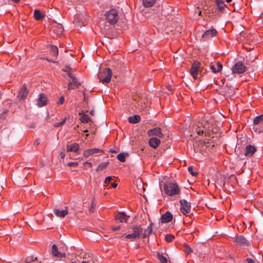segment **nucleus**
<instances>
[{"label": "nucleus", "mask_w": 263, "mask_h": 263, "mask_svg": "<svg viewBox=\"0 0 263 263\" xmlns=\"http://www.w3.org/2000/svg\"><path fill=\"white\" fill-rule=\"evenodd\" d=\"M164 190L165 194L170 196L178 195L180 193V189L176 182H169L165 184Z\"/></svg>", "instance_id": "f257e3e1"}, {"label": "nucleus", "mask_w": 263, "mask_h": 263, "mask_svg": "<svg viewBox=\"0 0 263 263\" xmlns=\"http://www.w3.org/2000/svg\"><path fill=\"white\" fill-rule=\"evenodd\" d=\"M112 73L110 68L102 69L98 74V78L103 84L108 83L111 79Z\"/></svg>", "instance_id": "f03ea898"}, {"label": "nucleus", "mask_w": 263, "mask_h": 263, "mask_svg": "<svg viewBox=\"0 0 263 263\" xmlns=\"http://www.w3.org/2000/svg\"><path fill=\"white\" fill-rule=\"evenodd\" d=\"M106 22L110 24H115L118 19L119 15L116 9H111L105 14Z\"/></svg>", "instance_id": "7ed1b4c3"}, {"label": "nucleus", "mask_w": 263, "mask_h": 263, "mask_svg": "<svg viewBox=\"0 0 263 263\" xmlns=\"http://www.w3.org/2000/svg\"><path fill=\"white\" fill-rule=\"evenodd\" d=\"M253 130L258 133L263 132V115L256 117L253 120Z\"/></svg>", "instance_id": "20e7f679"}, {"label": "nucleus", "mask_w": 263, "mask_h": 263, "mask_svg": "<svg viewBox=\"0 0 263 263\" xmlns=\"http://www.w3.org/2000/svg\"><path fill=\"white\" fill-rule=\"evenodd\" d=\"M181 207L180 211L184 215H186L190 213L191 210V205L190 202L185 199H181L179 201Z\"/></svg>", "instance_id": "39448f33"}, {"label": "nucleus", "mask_w": 263, "mask_h": 263, "mask_svg": "<svg viewBox=\"0 0 263 263\" xmlns=\"http://www.w3.org/2000/svg\"><path fill=\"white\" fill-rule=\"evenodd\" d=\"M247 70V67L241 62L235 63L232 68L233 73L240 74L243 73Z\"/></svg>", "instance_id": "423d86ee"}, {"label": "nucleus", "mask_w": 263, "mask_h": 263, "mask_svg": "<svg viewBox=\"0 0 263 263\" xmlns=\"http://www.w3.org/2000/svg\"><path fill=\"white\" fill-rule=\"evenodd\" d=\"M200 66V63L198 62H195L192 64L190 69V72L191 74L194 79H196L197 76L198 71H199Z\"/></svg>", "instance_id": "0eeeda50"}, {"label": "nucleus", "mask_w": 263, "mask_h": 263, "mask_svg": "<svg viewBox=\"0 0 263 263\" xmlns=\"http://www.w3.org/2000/svg\"><path fill=\"white\" fill-rule=\"evenodd\" d=\"M147 134L149 137L156 136L159 138H162L164 137V135L161 132V129L159 127H156L148 131Z\"/></svg>", "instance_id": "6e6552de"}, {"label": "nucleus", "mask_w": 263, "mask_h": 263, "mask_svg": "<svg viewBox=\"0 0 263 263\" xmlns=\"http://www.w3.org/2000/svg\"><path fill=\"white\" fill-rule=\"evenodd\" d=\"M217 31L214 28L206 30L202 35V38L205 40L210 39L216 35Z\"/></svg>", "instance_id": "1a4fd4ad"}, {"label": "nucleus", "mask_w": 263, "mask_h": 263, "mask_svg": "<svg viewBox=\"0 0 263 263\" xmlns=\"http://www.w3.org/2000/svg\"><path fill=\"white\" fill-rule=\"evenodd\" d=\"M99 153H103V151L99 148H91L88 149L85 151L83 153V156L85 157H88L89 156L95 154Z\"/></svg>", "instance_id": "9d476101"}, {"label": "nucleus", "mask_w": 263, "mask_h": 263, "mask_svg": "<svg viewBox=\"0 0 263 263\" xmlns=\"http://www.w3.org/2000/svg\"><path fill=\"white\" fill-rule=\"evenodd\" d=\"M47 104V98L44 94H40L39 98L36 100V105L41 107Z\"/></svg>", "instance_id": "9b49d317"}, {"label": "nucleus", "mask_w": 263, "mask_h": 263, "mask_svg": "<svg viewBox=\"0 0 263 263\" xmlns=\"http://www.w3.org/2000/svg\"><path fill=\"white\" fill-rule=\"evenodd\" d=\"M222 68V66L221 64L219 62L216 63L214 64H210V69L214 72H220Z\"/></svg>", "instance_id": "f8f14e48"}, {"label": "nucleus", "mask_w": 263, "mask_h": 263, "mask_svg": "<svg viewBox=\"0 0 263 263\" xmlns=\"http://www.w3.org/2000/svg\"><path fill=\"white\" fill-rule=\"evenodd\" d=\"M173 216L170 212H166L164 214H163L161 217V221L162 223H166L172 221Z\"/></svg>", "instance_id": "ddd939ff"}, {"label": "nucleus", "mask_w": 263, "mask_h": 263, "mask_svg": "<svg viewBox=\"0 0 263 263\" xmlns=\"http://www.w3.org/2000/svg\"><path fill=\"white\" fill-rule=\"evenodd\" d=\"M160 143V140L156 137H152L149 140V145L153 148L158 147Z\"/></svg>", "instance_id": "4468645a"}, {"label": "nucleus", "mask_w": 263, "mask_h": 263, "mask_svg": "<svg viewBox=\"0 0 263 263\" xmlns=\"http://www.w3.org/2000/svg\"><path fill=\"white\" fill-rule=\"evenodd\" d=\"M255 152V148L251 145H248L245 149V155L247 157L252 156Z\"/></svg>", "instance_id": "2eb2a0df"}, {"label": "nucleus", "mask_w": 263, "mask_h": 263, "mask_svg": "<svg viewBox=\"0 0 263 263\" xmlns=\"http://www.w3.org/2000/svg\"><path fill=\"white\" fill-rule=\"evenodd\" d=\"M52 253L54 256L60 258H63L66 256L65 253H62L59 252L58 248L55 245H53L52 246Z\"/></svg>", "instance_id": "dca6fc26"}, {"label": "nucleus", "mask_w": 263, "mask_h": 263, "mask_svg": "<svg viewBox=\"0 0 263 263\" xmlns=\"http://www.w3.org/2000/svg\"><path fill=\"white\" fill-rule=\"evenodd\" d=\"M54 213L58 217L64 218L68 214L67 207L66 206L65 209L62 211L59 209H55Z\"/></svg>", "instance_id": "f3484780"}, {"label": "nucleus", "mask_w": 263, "mask_h": 263, "mask_svg": "<svg viewBox=\"0 0 263 263\" xmlns=\"http://www.w3.org/2000/svg\"><path fill=\"white\" fill-rule=\"evenodd\" d=\"M79 149V145L78 143H74L67 146V152H77Z\"/></svg>", "instance_id": "a211bd4d"}, {"label": "nucleus", "mask_w": 263, "mask_h": 263, "mask_svg": "<svg viewBox=\"0 0 263 263\" xmlns=\"http://www.w3.org/2000/svg\"><path fill=\"white\" fill-rule=\"evenodd\" d=\"M28 93V91L27 88L25 86H24L19 91L18 97L21 99H25L27 97Z\"/></svg>", "instance_id": "6ab92c4d"}, {"label": "nucleus", "mask_w": 263, "mask_h": 263, "mask_svg": "<svg viewBox=\"0 0 263 263\" xmlns=\"http://www.w3.org/2000/svg\"><path fill=\"white\" fill-rule=\"evenodd\" d=\"M143 229L140 226H136L133 228V233L136 235L137 238L139 237Z\"/></svg>", "instance_id": "aec40b11"}, {"label": "nucleus", "mask_w": 263, "mask_h": 263, "mask_svg": "<svg viewBox=\"0 0 263 263\" xmlns=\"http://www.w3.org/2000/svg\"><path fill=\"white\" fill-rule=\"evenodd\" d=\"M128 217L125 215L124 213H119L116 216V219L120 221V222H122L125 221L127 222Z\"/></svg>", "instance_id": "412c9836"}, {"label": "nucleus", "mask_w": 263, "mask_h": 263, "mask_svg": "<svg viewBox=\"0 0 263 263\" xmlns=\"http://www.w3.org/2000/svg\"><path fill=\"white\" fill-rule=\"evenodd\" d=\"M34 17L36 20H40L44 17V14L41 12L40 10L36 9L34 11Z\"/></svg>", "instance_id": "4be33fe9"}, {"label": "nucleus", "mask_w": 263, "mask_h": 263, "mask_svg": "<svg viewBox=\"0 0 263 263\" xmlns=\"http://www.w3.org/2000/svg\"><path fill=\"white\" fill-rule=\"evenodd\" d=\"M216 5L218 8V10L220 12H222L224 9L226 5L223 0H215Z\"/></svg>", "instance_id": "5701e85b"}, {"label": "nucleus", "mask_w": 263, "mask_h": 263, "mask_svg": "<svg viewBox=\"0 0 263 263\" xmlns=\"http://www.w3.org/2000/svg\"><path fill=\"white\" fill-rule=\"evenodd\" d=\"M68 76L72 80L71 81L72 84L76 87H79L81 85V83L79 81L78 79L75 77L71 73H68Z\"/></svg>", "instance_id": "b1692460"}, {"label": "nucleus", "mask_w": 263, "mask_h": 263, "mask_svg": "<svg viewBox=\"0 0 263 263\" xmlns=\"http://www.w3.org/2000/svg\"><path fill=\"white\" fill-rule=\"evenodd\" d=\"M128 121L132 123H137L140 121V117L139 115H134L128 117Z\"/></svg>", "instance_id": "393cba45"}, {"label": "nucleus", "mask_w": 263, "mask_h": 263, "mask_svg": "<svg viewBox=\"0 0 263 263\" xmlns=\"http://www.w3.org/2000/svg\"><path fill=\"white\" fill-rule=\"evenodd\" d=\"M156 3V0H143V5L148 8L153 6Z\"/></svg>", "instance_id": "a878e982"}, {"label": "nucleus", "mask_w": 263, "mask_h": 263, "mask_svg": "<svg viewBox=\"0 0 263 263\" xmlns=\"http://www.w3.org/2000/svg\"><path fill=\"white\" fill-rule=\"evenodd\" d=\"M236 241L237 242V243L240 245H243L246 243L247 240L243 236H239L237 237Z\"/></svg>", "instance_id": "bb28decb"}, {"label": "nucleus", "mask_w": 263, "mask_h": 263, "mask_svg": "<svg viewBox=\"0 0 263 263\" xmlns=\"http://www.w3.org/2000/svg\"><path fill=\"white\" fill-rule=\"evenodd\" d=\"M82 117L81 118V121L83 123H88L89 121H91L90 119L89 118L88 116L84 113L82 112Z\"/></svg>", "instance_id": "cd10ccee"}, {"label": "nucleus", "mask_w": 263, "mask_h": 263, "mask_svg": "<svg viewBox=\"0 0 263 263\" xmlns=\"http://www.w3.org/2000/svg\"><path fill=\"white\" fill-rule=\"evenodd\" d=\"M109 163L108 162H103L100 163L96 168V171L98 172L100 171H102L105 169L108 166Z\"/></svg>", "instance_id": "c85d7f7f"}, {"label": "nucleus", "mask_w": 263, "mask_h": 263, "mask_svg": "<svg viewBox=\"0 0 263 263\" xmlns=\"http://www.w3.org/2000/svg\"><path fill=\"white\" fill-rule=\"evenodd\" d=\"M126 156H127V154L121 153L117 155V158L119 161L123 162L125 161V158Z\"/></svg>", "instance_id": "c756f323"}, {"label": "nucleus", "mask_w": 263, "mask_h": 263, "mask_svg": "<svg viewBox=\"0 0 263 263\" xmlns=\"http://www.w3.org/2000/svg\"><path fill=\"white\" fill-rule=\"evenodd\" d=\"M157 257L160 260V263H167V258L163 256L162 254L158 253L157 254Z\"/></svg>", "instance_id": "7c9ffc66"}, {"label": "nucleus", "mask_w": 263, "mask_h": 263, "mask_svg": "<svg viewBox=\"0 0 263 263\" xmlns=\"http://www.w3.org/2000/svg\"><path fill=\"white\" fill-rule=\"evenodd\" d=\"M50 51L53 55L57 57L58 55V48L57 46L51 45Z\"/></svg>", "instance_id": "2f4dec72"}, {"label": "nucleus", "mask_w": 263, "mask_h": 263, "mask_svg": "<svg viewBox=\"0 0 263 263\" xmlns=\"http://www.w3.org/2000/svg\"><path fill=\"white\" fill-rule=\"evenodd\" d=\"M151 232H152V228L150 226H149V227H148L147 229L144 230V233L143 234V237L145 238V237H147L151 233Z\"/></svg>", "instance_id": "473e14b6"}, {"label": "nucleus", "mask_w": 263, "mask_h": 263, "mask_svg": "<svg viewBox=\"0 0 263 263\" xmlns=\"http://www.w3.org/2000/svg\"><path fill=\"white\" fill-rule=\"evenodd\" d=\"M174 238V236L172 234H167L165 236V240L167 242L172 241Z\"/></svg>", "instance_id": "72a5a7b5"}, {"label": "nucleus", "mask_w": 263, "mask_h": 263, "mask_svg": "<svg viewBox=\"0 0 263 263\" xmlns=\"http://www.w3.org/2000/svg\"><path fill=\"white\" fill-rule=\"evenodd\" d=\"M125 237L126 238L130 239L132 240H133L134 239L137 238L136 237V235H134V234H133V233L129 234L126 235Z\"/></svg>", "instance_id": "f704fd0d"}, {"label": "nucleus", "mask_w": 263, "mask_h": 263, "mask_svg": "<svg viewBox=\"0 0 263 263\" xmlns=\"http://www.w3.org/2000/svg\"><path fill=\"white\" fill-rule=\"evenodd\" d=\"M188 171L192 174L193 176H196L197 175V172L193 171V167L190 166L188 167Z\"/></svg>", "instance_id": "c9c22d12"}, {"label": "nucleus", "mask_w": 263, "mask_h": 263, "mask_svg": "<svg viewBox=\"0 0 263 263\" xmlns=\"http://www.w3.org/2000/svg\"><path fill=\"white\" fill-rule=\"evenodd\" d=\"M184 247L185 249L184 251L186 253H189L193 252L192 248L188 245L185 244Z\"/></svg>", "instance_id": "e433bc0d"}, {"label": "nucleus", "mask_w": 263, "mask_h": 263, "mask_svg": "<svg viewBox=\"0 0 263 263\" xmlns=\"http://www.w3.org/2000/svg\"><path fill=\"white\" fill-rule=\"evenodd\" d=\"M66 120V118H65L62 120V122L54 124V126L55 127H58L62 126L65 123Z\"/></svg>", "instance_id": "4c0bfd02"}, {"label": "nucleus", "mask_w": 263, "mask_h": 263, "mask_svg": "<svg viewBox=\"0 0 263 263\" xmlns=\"http://www.w3.org/2000/svg\"><path fill=\"white\" fill-rule=\"evenodd\" d=\"M79 163L77 162H71L67 164V165L69 167H77Z\"/></svg>", "instance_id": "58836bf2"}, {"label": "nucleus", "mask_w": 263, "mask_h": 263, "mask_svg": "<svg viewBox=\"0 0 263 263\" xmlns=\"http://www.w3.org/2000/svg\"><path fill=\"white\" fill-rule=\"evenodd\" d=\"M95 208V204L93 201H92L91 205L89 209V211L90 213H93L94 212Z\"/></svg>", "instance_id": "ea45409f"}, {"label": "nucleus", "mask_w": 263, "mask_h": 263, "mask_svg": "<svg viewBox=\"0 0 263 263\" xmlns=\"http://www.w3.org/2000/svg\"><path fill=\"white\" fill-rule=\"evenodd\" d=\"M111 180H112V177H111V176L107 177L104 180V183H110V182L111 181Z\"/></svg>", "instance_id": "a19ab883"}, {"label": "nucleus", "mask_w": 263, "mask_h": 263, "mask_svg": "<svg viewBox=\"0 0 263 263\" xmlns=\"http://www.w3.org/2000/svg\"><path fill=\"white\" fill-rule=\"evenodd\" d=\"M74 87H73V84L71 81L69 82V83L68 84V89L70 90L73 89Z\"/></svg>", "instance_id": "79ce46f5"}, {"label": "nucleus", "mask_w": 263, "mask_h": 263, "mask_svg": "<svg viewBox=\"0 0 263 263\" xmlns=\"http://www.w3.org/2000/svg\"><path fill=\"white\" fill-rule=\"evenodd\" d=\"M60 158L61 159H64L65 156V153L64 152V149H63V151L60 153Z\"/></svg>", "instance_id": "37998d69"}, {"label": "nucleus", "mask_w": 263, "mask_h": 263, "mask_svg": "<svg viewBox=\"0 0 263 263\" xmlns=\"http://www.w3.org/2000/svg\"><path fill=\"white\" fill-rule=\"evenodd\" d=\"M64 101V97H61L59 99V101L58 103L60 104H62L63 103Z\"/></svg>", "instance_id": "c03bdc74"}, {"label": "nucleus", "mask_w": 263, "mask_h": 263, "mask_svg": "<svg viewBox=\"0 0 263 263\" xmlns=\"http://www.w3.org/2000/svg\"><path fill=\"white\" fill-rule=\"evenodd\" d=\"M120 228H121L120 226H117V227H112V230L113 231H116L119 230Z\"/></svg>", "instance_id": "a18cd8bd"}, {"label": "nucleus", "mask_w": 263, "mask_h": 263, "mask_svg": "<svg viewBox=\"0 0 263 263\" xmlns=\"http://www.w3.org/2000/svg\"><path fill=\"white\" fill-rule=\"evenodd\" d=\"M246 260L248 262V263H255L254 262V261L253 260V259H252L251 258H248L246 259Z\"/></svg>", "instance_id": "49530a36"}, {"label": "nucleus", "mask_w": 263, "mask_h": 263, "mask_svg": "<svg viewBox=\"0 0 263 263\" xmlns=\"http://www.w3.org/2000/svg\"><path fill=\"white\" fill-rule=\"evenodd\" d=\"M70 68L68 66H66L65 67V69H64V71L67 72V74H68V73H70L69 71Z\"/></svg>", "instance_id": "de8ad7c7"}, {"label": "nucleus", "mask_w": 263, "mask_h": 263, "mask_svg": "<svg viewBox=\"0 0 263 263\" xmlns=\"http://www.w3.org/2000/svg\"><path fill=\"white\" fill-rule=\"evenodd\" d=\"M203 132H204L203 130H201V129H199V130H197V134L198 135H202V134H203Z\"/></svg>", "instance_id": "09e8293b"}, {"label": "nucleus", "mask_w": 263, "mask_h": 263, "mask_svg": "<svg viewBox=\"0 0 263 263\" xmlns=\"http://www.w3.org/2000/svg\"><path fill=\"white\" fill-rule=\"evenodd\" d=\"M86 164H87V165H89L90 167L92 166V163L91 162H85L84 163V165H86Z\"/></svg>", "instance_id": "8fccbe9b"}, {"label": "nucleus", "mask_w": 263, "mask_h": 263, "mask_svg": "<svg viewBox=\"0 0 263 263\" xmlns=\"http://www.w3.org/2000/svg\"><path fill=\"white\" fill-rule=\"evenodd\" d=\"M32 261H33V260H32L31 259H27L25 261V263H31Z\"/></svg>", "instance_id": "3c124183"}, {"label": "nucleus", "mask_w": 263, "mask_h": 263, "mask_svg": "<svg viewBox=\"0 0 263 263\" xmlns=\"http://www.w3.org/2000/svg\"><path fill=\"white\" fill-rule=\"evenodd\" d=\"M111 186L113 188H116L117 186V184L116 183H111Z\"/></svg>", "instance_id": "603ef678"}, {"label": "nucleus", "mask_w": 263, "mask_h": 263, "mask_svg": "<svg viewBox=\"0 0 263 263\" xmlns=\"http://www.w3.org/2000/svg\"><path fill=\"white\" fill-rule=\"evenodd\" d=\"M109 151L111 152V153H116L117 152L116 151H115L114 149H110L109 150Z\"/></svg>", "instance_id": "864d4df0"}, {"label": "nucleus", "mask_w": 263, "mask_h": 263, "mask_svg": "<svg viewBox=\"0 0 263 263\" xmlns=\"http://www.w3.org/2000/svg\"><path fill=\"white\" fill-rule=\"evenodd\" d=\"M90 114L92 116H93L94 114H95V111L93 110H91L90 111Z\"/></svg>", "instance_id": "5fc2aeb1"}, {"label": "nucleus", "mask_w": 263, "mask_h": 263, "mask_svg": "<svg viewBox=\"0 0 263 263\" xmlns=\"http://www.w3.org/2000/svg\"><path fill=\"white\" fill-rule=\"evenodd\" d=\"M13 2L15 3H18L20 2V0H12Z\"/></svg>", "instance_id": "6e6d98bb"}, {"label": "nucleus", "mask_w": 263, "mask_h": 263, "mask_svg": "<svg viewBox=\"0 0 263 263\" xmlns=\"http://www.w3.org/2000/svg\"><path fill=\"white\" fill-rule=\"evenodd\" d=\"M46 59L47 61H48L52 62H53V63H54V62H55L54 61H51V60H50L48 59V58H46Z\"/></svg>", "instance_id": "4d7b16f0"}, {"label": "nucleus", "mask_w": 263, "mask_h": 263, "mask_svg": "<svg viewBox=\"0 0 263 263\" xmlns=\"http://www.w3.org/2000/svg\"><path fill=\"white\" fill-rule=\"evenodd\" d=\"M227 3H230L232 0H226Z\"/></svg>", "instance_id": "13d9d810"}, {"label": "nucleus", "mask_w": 263, "mask_h": 263, "mask_svg": "<svg viewBox=\"0 0 263 263\" xmlns=\"http://www.w3.org/2000/svg\"><path fill=\"white\" fill-rule=\"evenodd\" d=\"M201 11H199L198 12V15H201Z\"/></svg>", "instance_id": "bf43d9fd"}, {"label": "nucleus", "mask_w": 263, "mask_h": 263, "mask_svg": "<svg viewBox=\"0 0 263 263\" xmlns=\"http://www.w3.org/2000/svg\"><path fill=\"white\" fill-rule=\"evenodd\" d=\"M204 128H209V126H206L204 125Z\"/></svg>", "instance_id": "052dcab7"}, {"label": "nucleus", "mask_w": 263, "mask_h": 263, "mask_svg": "<svg viewBox=\"0 0 263 263\" xmlns=\"http://www.w3.org/2000/svg\"><path fill=\"white\" fill-rule=\"evenodd\" d=\"M84 101H86V96L84 97Z\"/></svg>", "instance_id": "680f3d73"}, {"label": "nucleus", "mask_w": 263, "mask_h": 263, "mask_svg": "<svg viewBox=\"0 0 263 263\" xmlns=\"http://www.w3.org/2000/svg\"><path fill=\"white\" fill-rule=\"evenodd\" d=\"M88 132V130H87V129L84 131V132Z\"/></svg>", "instance_id": "e2e57ef3"}, {"label": "nucleus", "mask_w": 263, "mask_h": 263, "mask_svg": "<svg viewBox=\"0 0 263 263\" xmlns=\"http://www.w3.org/2000/svg\"><path fill=\"white\" fill-rule=\"evenodd\" d=\"M36 144H39V142H36Z\"/></svg>", "instance_id": "0e129e2a"}, {"label": "nucleus", "mask_w": 263, "mask_h": 263, "mask_svg": "<svg viewBox=\"0 0 263 263\" xmlns=\"http://www.w3.org/2000/svg\"><path fill=\"white\" fill-rule=\"evenodd\" d=\"M36 144H39V142H36Z\"/></svg>", "instance_id": "69168bd1"}]
</instances>
